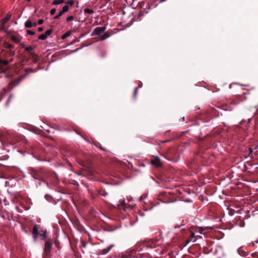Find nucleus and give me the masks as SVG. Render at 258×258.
<instances>
[{
    "label": "nucleus",
    "instance_id": "f257e3e1",
    "mask_svg": "<svg viewBox=\"0 0 258 258\" xmlns=\"http://www.w3.org/2000/svg\"><path fill=\"white\" fill-rule=\"evenodd\" d=\"M32 233L33 235L34 238L36 239L38 234L43 237V239H45L47 237V231L45 229H40L39 231V227L38 226L35 225L32 230Z\"/></svg>",
    "mask_w": 258,
    "mask_h": 258
},
{
    "label": "nucleus",
    "instance_id": "f03ea898",
    "mask_svg": "<svg viewBox=\"0 0 258 258\" xmlns=\"http://www.w3.org/2000/svg\"><path fill=\"white\" fill-rule=\"evenodd\" d=\"M183 232L185 233L186 235H189L190 237V238H187L185 240V246L187 245L194 238H195L196 236L194 232L189 231L188 230H183Z\"/></svg>",
    "mask_w": 258,
    "mask_h": 258
},
{
    "label": "nucleus",
    "instance_id": "7ed1b4c3",
    "mask_svg": "<svg viewBox=\"0 0 258 258\" xmlns=\"http://www.w3.org/2000/svg\"><path fill=\"white\" fill-rule=\"evenodd\" d=\"M52 242L50 240H47L45 243L44 248V253L46 255H48L51 252L52 248Z\"/></svg>",
    "mask_w": 258,
    "mask_h": 258
},
{
    "label": "nucleus",
    "instance_id": "20e7f679",
    "mask_svg": "<svg viewBox=\"0 0 258 258\" xmlns=\"http://www.w3.org/2000/svg\"><path fill=\"white\" fill-rule=\"evenodd\" d=\"M151 164L156 167H159L162 165V162L160 158L158 156L154 157L151 159Z\"/></svg>",
    "mask_w": 258,
    "mask_h": 258
},
{
    "label": "nucleus",
    "instance_id": "39448f33",
    "mask_svg": "<svg viewBox=\"0 0 258 258\" xmlns=\"http://www.w3.org/2000/svg\"><path fill=\"white\" fill-rule=\"evenodd\" d=\"M162 242V240H151L148 244H147V246L150 248H154L159 245Z\"/></svg>",
    "mask_w": 258,
    "mask_h": 258
},
{
    "label": "nucleus",
    "instance_id": "423d86ee",
    "mask_svg": "<svg viewBox=\"0 0 258 258\" xmlns=\"http://www.w3.org/2000/svg\"><path fill=\"white\" fill-rule=\"evenodd\" d=\"M106 29V27H98L95 28L93 32L92 33V35H98L103 32Z\"/></svg>",
    "mask_w": 258,
    "mask_h": 258
},
{
    "label": "nucleus",
    "instance_id": "0eeeda50",
    "mask_svg": "<svg viewBox=\"0 0 258 258\" xmlns=\"http://www.w3.org/2000/svg\"><path fill=\"white\" fill-rule=\"evenodd\" d=\"M51 33V29L47 30L44 33L40 35L38 37V39L40 40H45Z\"/></svg>",
    "mask_w": 258,
    "mask_h": 258
},
{
    "label": "nucleus",
    "instance_id": "6e6552de",
    "mask_svg": "<svg viewBox=\"0 0 258 258\" xmlns=\"http://www.w3.org/2000/svg\"><path fill=\"white\" fill-rule=\"evenodd\" d=\"M114 244H111L107 248H104L101 250H100V251H99L100 254H106L111 250V249L113 247H114Z\"/></svg>",
    "mask_w": 258,
    "mask_h": 258
},
{
    "label": "nucleus",
    "instance_id": "1a4fd4ad",
    "mask_svg": "<svg viewBox=\"0 0 258 258\" xmlns=\"http://www.w3.org/2000/svg\"><path fill=\"white\" fill-rule=\"evenodd\" d=\"M11 14L9 13H8L7 14V15L6 16V17L3 19L2 20V22L3 25L5 24L8 21H9L10 19H11Z\"/></svg>",
    "mask_w": 258,
    "mask_h": 258
},
{
    "label": "nucleus",
    "instance_id": "9d476101",
    "mask_svg": "<svg viewBox=\"0 0 258 258\" xmlns=\"http://www.w3.org/2000/svg\"><path fill=\"white\" fill-rule=\"evenodd\" d=\"M237 251L239 255H241L242 256H246L248 254V252L244 251L242 248H238Z\"/></svg>",
    "mask_w": 258,
    "mask_h": 258
},
{
    "label": "nucleus",
    "instance_id": "9b49d317",
    "mask_svg": "<svg viewBox=\"0 0 258 258\" xmlns=\"http://www.w3.org/2000/svg\"><path fill=\"white\" fill-rule=\"evenodd\" d=\"M110 36V34L108 32L105 33L103 35L101 36L100 40L102 41L104 40L108 37H109Z\"/></svg>",
    "mask_w": 258,
    "mask_h": 258
},
{
    "label": "nucleus",
    "instance_id": "f8f14e48",
    "mask_svg": "<svg viewBox=\"0 0 258 258\" xmlns=\"http://www.w3.org/2000/svg\"><path fill=\"white\" fill-rule=\"evenodd\" d=\"M25 26L27 28H31L33 26V23L30 20H27L25 22Z\"/></svg>",
    "mask_w": 258,
    "mask_h": 258
},
{
    "label": "nucleus",
    "instance_id": "ddd939ff",
    "mask_svg": "<svg viewBox=\"0 0 258 258\" xmlns=\"http://www.w3.org/2000/svg\"><path fill=\"white\" fill-rule=\"evenodd\" d=\"M98 194L103 197H106L108 195V193L103 189L99 190L98 191Z\"/></svg>",
    "mask_w": 258,
    "mask_h": 258
},
{
    "label": "nucleus",
    "instance_id": "4468645a",
    "mask_svg": "<svg viewBox=\"0 0 258 258\" xmlns=\"http://www.w3.org/2000/svg\"><path fill=\"white\" fill-rule=\"evenodd\" d=\"M64 2V0H54L52 2V4L53 5H59V4H62Z\"/></svg>",
    "mask_w": 258,
    "mask_h": 258
},
{
    "label": "nucleus",
    "instance_id": "2eb2a0df",
    "mask_svg": "<svg viewBox=\"0 0 258 258\" xmlns=\"http://www.w3.org/2000/svg\"><path fill=\"white\" fill-rule=\"evenodd\" d=\"M71 35V32L69 31H67V32H66L64 34H63L62 36H61V38L62 39H66V38H67L68 37L70 36V35Z\"/></svg>",
    "mask_w": 258,
    "mask_h": 258
},
{
    "label": "nucleus",
    "instance_id": "dca6fc26",
    "mask_svg": "<svg viewBox=\"0 0 258 258\" xmlns=\"http://www.w3.org/2000/svg\"><path fill=\"white\" fill-rule=\"evenodd\" d=\"M11 38L12 40L16 43H19L20 41L19 38L16 36L12 35Z\"/></svg>",
    "mask_w": 258,
    "mask_h": 258
},
{
    "label": "nucleus",
    "instance_id": "f3484780",
    "mask_svg": "<svg viewBox=\"0 0 258 258\" xmlns=\"http://www.w3.org/2000/svg\"><path fill=\"white\" fill-rule=\"evenodd\" d=\"M84 13L85 14H92L94 13V11L92 9H90L88 8H86L84 10Z\"/></svg>",
    "mask_w": 258,
    "mask_h": 258
},
{
    "label": "nucleus",
    "instance_id": "a211bd4d",
    "mask_svg": "<svg viewBox=\"0 0 258 258\" xmlns=\"http://www.w3.org/2000/svg\"><path fill=\"white\" fill-rule=\"evenodd\" d=\"M69 10V6L68 5H66L63 6L62 8V10L61 11V14H64V13L67 12Z\"/></svg>",
    "mask_w": 258,
    "mask_h": 258
},
{
    "label": "nucleus",
    "instance_id": "6ab92c4d",
    "mask_svg": "<svg viewBox=\"0 0 258 258\" xmlns=\"http://www.w3.org/2000/svg\"><path fill=\"white\" fill-rule=\"evenodd\" d=\"M33 49V47L31 46H29L25 47V50L29 52V53H31V51Z\"/></svg>",
    "mask_w": 258,
    "mask_h": 258
},
{
    "label": "nucleus",
    "instance_id": "aec40b11",
    "mask_svg": "<svg viewBox=\"0 0 258 258\" xmlns=\"http://www.w3.org/2000/svg\"><path fill=\"white\" fill-rule=\"evenodd\" d=\"M11 138L12 140V141H11V143L12 144H15L18 142V140L17 138L15 139V138H13V136H11Z\"/></svg>",
    "mask_w": 258,
    "mask_h": 258
},
{
    "label": "nucleus",
    "instance_id": "412c9836",
    "mask_svg": "<svg viewBox=\"0 0 258 258\" xmlns=\"http://www.w3.org/2000/svg\"><path fill=\"white\" fill-rule=\"evenodd\" d=\"M0 63H3L5 66H7L9 63V61L7 60H3L0 59Z\"/></svg>",
    "mask_w": 258,
    "mask_h": 258
},
{
    "label": "nucleus",
    "instance_id": "4be33fe9",
    "mask_svg": "<svg viewBox=\"0 0 258 258\" xmlns=\"http://www.w3.org/2000/svg\"><path fill=\"white\" fill-rule=\"evenodd\" d=\"M14 98V96L12 95V94H11L8 100H7V104H8V103H9V102Z\"/></svg>",
    "mask_w": 258,
    "mask_h": 258
},
{
    "label": "nucleus",
    "instance_id": "5701e85b",
    "mask_svg": "<svg viewBox=\"0 0 258 258\" xmlns=\"http://www.w3.org/2000/svg\"><path fill=\"white\" fill-rule=\"evenodd\" d=\"M66 4H67V5H70L71 6H73L74 4V2L73 0H70L69 1H68L67 2H66Z\"/></svg>",
    "mask_w": 258,
    "mask_h": 258
},
{
    "label": "nucleus",
    "instance_id": "b1692460",
    "mask_svg": "<svg viewBox=\"0 0 258 258\" xmlns=\"http://www.w3.org/2000/svg\"><path fill=\"white\" fill-rule=\"evenodd\" d=\"M27 33L28 34H29V35H34L35 34V32H34L33 31H31V30H27Z\"/></svg>",
    "mask_w": 258,
    "mask_h": 258
},
{
    "label": "nucleus",
    "instance_id": "393cba45",
    "mask_svg": "<svg viewBox=\"0 0 258 258\" xmlns=\"http://www.w3.org/2000/svg\"><path fill=\"white\" fill-rule=\"evenodd\" d=\"M32 176L34 179H40L39 176L36 173H32Z\"/></svg>",
    "mask_w": 258,
    "mask_h": 258
},
{
    "label": "nucleus",
    "instance_id": "a878e982",
    "mask_svg": "<svg viewBox=\"0 0 258 258\" xmlns=\"http://www.w3.org/2000/svg\"><path fill=\"white\" fill-rule=\"evenodd\" d=\"M63 14H61V11H60V12L59 13V14H58L57 15H56V16H55L54 17V19H59V17H60L61 16H62Z\"/></svg>",
    "mask_w": 258,
    "mask_h": 258
},
{
    "label": "nucleus",
    "instance_id": "bb28decb",
    "mask_svg": "<svg viewBox=\"0 0 258 258\" xmlns=\"http://www.w3.org/2000/svg\"><path fill=\"white\" fill-rule=\"evenodd\" d=\"M74 19V17L73 16H69L67 18V21L69 22V21L73 20Z\"/></svg>",
    "mask_w": 258,
    "mask_h": 258
},
{
    "label": "nucleus",
    "instance_id": "cd10ccee",
    "mask_svg": "<svg viewBox=\"0 0 258 258\" xmlns=\"http://www.w3.org/2000/svg\"><path fill=\"white\" fill-rule=\"evenodd\" d=\"M55 12H56L55 9H51L50 10V14L51 15H54L55 14Z\"/></svg>",
    "mask_w": 258,
    "mask_h": 258
},
{
    "label": "nucleus",
    "instance_id": "c85d7f7f",
    "mask_svg": "<svg viewBox=\"0 0 258 258\" xmlns=\"http://www.w3.org/2000/svg\"><path fill=\"white\" fill-rule=\"evenodd\" d=\"M55 246L59 248V243L57 241H55L54 242Z\"/></svg>",
    "mask_w": 258,
    "mask_h": 258
},
{
    "label": "nucleus",
    "instance_id": "c756f323",
    "mask_svg": "<svg viewBox=\"0 0 258 258\" xmlns=\"http://www.w3.org/2000/svg\"><path fill=\"white\" fill-rule=\"evenodd\" d=\"M125 205V202L124 201H121L120 202L119 205L121 206H123Z\"/></svg>",
    "mask_w": 258,
    "mask_h": 258
},
{
    "label": "nucleus",
    "instance_id": "7c9ffc66",
    "mask_svg": "<svg viewBox=\"0 0 258 258\" xmlns=\"http://www.w3.org/2000/svg\"><path fill=\"white\" fill-rule=\"evenodd\" d=\"M43 23V20L42 19H39L38 21V24L41 25Z\"/></svg>",
    "mask_w": 258,
    "mask_h": 258
},
{
    "label": "nucleus",
    "instance_id": "2f4dec72",
    "mask_svg": "<svg viewBox=\"0 0 258 258\" xmlns=\"http://www.w3.org/2000/svg\"><path fill=\"white\" fill-rule=\"evenodd\" d=\"M203 230H204V229L202 227L198 228V231L200 232V233H202V232Z\"/></svg>",
    "mask_w": 258,
    "mask_h": 258
},
{
    "label": "nucleus",
    "instance_id": "473e14b6",
    "mask_svg": "<svg viewBox=\"0 0 258 258\" xmlns=\"http://www.w3.org/2000/svg\"><path fill=\"white\" fill-rule=\"evenodd\" d=\"M131 257V256L130 254H128V255H122V258H130Z\"/></svg>",
    "mask_w": 258,
    "mask_h": 258
},
{
    "label": "nucleus",
    "instance_id": "72a5a7b5",
    "mask_svg": "<svg viewBox=\"0 0 258 258\" xmlns=\"http://www.w3.org/2000/svg\"><path fill=\"white\" fill-rule=\"evenodd\" d=\"M7 47L8 48H13V46L12 44H7Z\"/></svg>",
    "mask_w": 258,
    "mask_h": 258
},
{
    "label": "nucleus",
    "instance_id": "f704fd0d",
    "mask_svg": "<svg viewBox=\"0 0 258 258\" xmlns=\"http://www.w3.org/2000/svg\"><path fill=\"white\" fill-rule=\"evenodd\" d=\"M84 47V46L81 47H79V48H77V49H76L75 50L73 51V52H77V51L80 50L82 48H83Z\"/></svg>",
    "mask_w": 258,
    "mask_h": 258
},
{
    "label": "nucleus",
    "instance_id": "c9c22d12",
    "mask_svg": "<svg viewBox=\"0 0 258 258\" xmlns=\"http://www.w3.org/2000/svg\"><path fill=\"white\" fill-rule=\"evenodd\" d=\"M137 88H136L134 91V96L136 97L137 94Z\"/></svg>",
    "mask_w": 258,
    "mask_h": 258
},
{
    "label": "nucleus",
    "instance_id": "e433bc0d",
    "mask_svg": "<svg viewBox=\"0 0 258 258\" xmlns=\"http://www.w3.org/2000/svg\"><path fill=\"white\" fill-rule=\"evenodd\" d=\"M252 245H254L255 244L258 243V239L256 240L254 242H252Z\"/></svg>",
    "mask_w": 258,
    "mask_h": 258
},
{
    "label": "nucleus",
    "instance_id": "4c0bfd02",
    "mask_svg": "<svg viewBox=\"0 0 258 258\" xmlns=\"http://www.w3.org/2000/svg\"><path fill=\"white\" fill-rule=\"evenodd\" d=\"M38 30L39 31V32H41L43 30V28L42 27H39L38 29Z\"/></svg>",
    "mask_w": 258,
    "mask_h": 258
},
{
    "label": "nucleus",
    "instance_id": "58836bf2",
    "mask_svg": "<svg viewBox=\"0 0 258 258\" xmlns=\"http://www.w3.org/2000/svg\"><path fill=\"white\" fill-rule=\"evenodd\" d=\"M37 24L36 23H33V26L36 27Z\"/></svg>",
    "mask_w": 258,
    "mask_h": 258
},
{
    "label": "nucleus",
    "instance_id": "ea45409f",
    "mask_svg": "<svg viewBox=\"0 0 258 258\" xmlns=\"http://www.w3.org/2000/svg\"><path fill=\"white\" fill-rule=\"evenodd\" d=\"M183 225H179L178 226H175V228H180L181 226H182Z\"/></svg>",
    "mask_w": 258,
    "mask_h": 258
},
{
    "label": "nucleus",
    "instance_id": "a19ab883",
    "mask_svg": "<svg viewBox=\"0 0 258 258\" xmlns=\"http://www.w3.org/2000/svg\"><path fill=\"white\" fill-rule=\"evenodd\" d=\"M82 246L84 247H85V244L84 243H82Z\"/></svg>",
    "mask_w": 258,
    "mask_h": 258
},
{
    "label": "nucleus",
    "instance_id": "79ce46f5",
    "mask_svg": "<svg viewBox=\"0 0 258 258\" xmlns=\"http://www.w3.org/2000/svg\"><path fill=\"white\" fill-rule=\"evenodd\" d=\"M143 198L142 197H141L140 198V201H142V200H143Z\"/></svg>",
    "mask_w": 258,
    "mask_h": 258
},
{
    "label": "nucleus",
    "instance_id": "37998d69",
    "mask_svg": "<svg viewBox=\"0 0 258 258\" xmlns=\"http://www.w3.org/2000/svg\"><path fill=\"white\" fill-rule=\"evenodd\" d=\"M133 200V199L131 198L128 199V201H132Z\"/></svg>",
    "mask_w": 258,
    "mask_h": 258
},
{
    "label": "nucleus",
    "instance_id": "c03bdc74",
    "mask_svg": "<svg viewBox=\"0 0 258 258\" xmlns=\"http://www.w3.org/2000/svg\"><path fill=\"white\" fill-rule=\"evenodd\" d=\"M165 1H166V0H160V2H163Z\"/></svg>",
    "mask_w": 258,
    "mask_h": 258
},
{
    "label": "nucleus",
    "instance_id": "a18cd8bd",
    "mask_svg": "<svg viewBox=\"0 0 258 258\" xmlns=\"http://www.w3.org/2000/svg\"><path fill=\"white\" fill-rule=\"evenodd\" d=\"M27 1L28 2H30L31 1V0H27Z\"/></svg>",
    "mask_w": 258,
    "mask_h": 258
}]
</instances>
